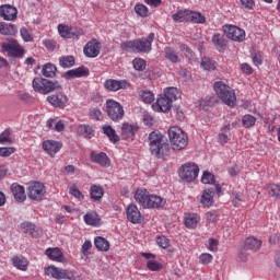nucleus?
I'll return each instance as SVG.
<instances>
[{"label":"nucleus","instance_id":"obj_1","mask_svg":"<svg viewBox=\"0 0 280 280\" xmlns=\"http://www.w3.org/2000/svg\"><path fill=\"white\" fill-rule=\"evenodd\" d=\"M135 199L143 209H161L165 207V199L156 195H150L145 189H138Z\"/></svg>","mask_w":280,"mask_h":280},{"label":"nucleus","instance_id":"obj_2","mask_svg":"<svg viewBox=\"0 0 280 280\" xmlns=\"http://www.w3.org/2000/svg\"><path fill=\"white\" fill-rule=\"evenodd\" d=\"M152 43H154V33H150L148 37L124 43L122 49L125 51H137V54H150L152 51Z\"/></svg>","mask_w":280,"mask_h":280},{"label":"nucleus","instance_id":"obj_3","mask_svg":"<svg viewBox=\"0 0 280 280\" xmlns=\"http://www.w3.org/2000/svg\"><path fill=\"white\" fill-rule=\"evenodd\" d=\"M33 89L35 93L49 95V93H54V91H62V84H60L58 81L36 77L33 79Z\"/></svg>","mask_w":280,"mask_h":280},{"label":"nucleus","instance_id":"obj_4","mask_svg":"<svg viewBox=\"0 0 280 280\" xmlns=\"http://www.w3.org/2000/svg\"><path fill=\"white\" fill-rule=\"evenodd\" d=\"M214 91L219 97L223 102V104H226V106H230V108H234L235 104L237 103V97L235 96V91L231 89V86L226 85L222 81L214 82Z\"/></svg>","mask_w":280,"mask_h":280},{"label":"nucleus","instance_id":"obj_5","mask_svg":"<svg viewBox=\"0 0 280 280\" xmlns=\"http://www.w3.org/2000/svg\"><path fill=\"white\" fill-rule=\"evenodd\" d=\"M168 139L172 150H177V152H179V150H185V148H187V143H189L187 133L178 127H171L168 129Z\"/></svg>","mask_w":280,"mask_h":280},{"label":"nucleus","instance_id":"obj_6","mask_svg":"<svg viewBox=\"0 0 280 280\" xmlns=\"http://www.w3.org/2000/svg\"><path fill=\"white\" fill-rule=\"evenodd\" d=\"M106 113L107 117L112 119V121H121V119H124V115H126L124 106L114 100L106 101Z\"/></svg>","mask_w":280,"mask_h":280},{"label":"nucleus","instance_id":"obj_7","mask_svg":"<svg viewBox=\"0 0 280 280\" xmlns=\"http://www.w3.org/2000/svg\"><path fill=\"white\" fill-rule=\"evenodd\" d=\"M199 172L200 168L198 167V165L194 163H186L179 168V178H182V180H185L186 183H192V180H196V178H198Z\"/></svg>","mask_w":280,"mask_h":280},{"label":"nucleus","instance_id":"obj_8","mask_svg":"<svg viewBox=\"0 0 280 280\" xmlns=\"http://www.w3.org/2000/svg\"><path fill=\"white\" fill-rule=\"evenodd\" d=\"M45 272L48 277H52V279L62 280H75V275L71 270L58 268L54 265L49 266L45 269Z\"/></svg>","mask_w":280,"mask_h":280},{"label":"nucleus","instance_id":"obj_9","mask_svg":"<svg viewBox=\"0 0 280 280\" xmlns=\"http://www.w3.org/2000/svg\"><path fill=\"white\" fill-rule=\"evenodd\" d=\"M223 32L230 40H234L235 43H244L246 40V32L235 25H224Z\"/></svg>","mask_w":280,"mask_h":280},{"label":"nucleus","instance_id":"obj_10","mask_svg":"<svg viewBox=\"0 0 280 280\" xmlns=\"http://www.w3.org/2000/svg\"><path fill=\"white\" fill-rule=\"evenodd\" d=\"M45 185L40 182H34L27 188V196L30 200H35L36 202H38V200H43V196H45Z\"/></svg>","mask_w":280,"mask_h":280},{"label":"nucleus","instance_id":"obj_11","mask_svg":"<svg viewBox=\"0 0 280 280\" xmlns=\"http://www.w3.org/2000/svg\"><path fill=\"white\" fill-rule=\"evenodd\" d=\"M47 102L48 104H51L54 108H59L60 110H63V108H67V104H69V97L65 93L58 92L48 95Z\"/></svg>","mask_w":280,"mask_h":280},{"label":"nucleus","instance_id":"obj_12","mask_svg":"<svg viewBox=\"0 0 280 280\" xmlns=\"http://www.w3.org/2000/svg\"><path fill=\"white\" fill-rule=\"evenodd\" d=\"M149 151L152 156H155V159H165V156H170V152H172L170 149V143H167L165 140L150 147Z\"/></svg>","mask_w":280,"mask_h":280},{"label":"nucleus","instance_id":"obj_13","mask_svg":"<svg viewBox=\"0 0 280 280\" xmlns=\"http://www.w3.org/2000/svg\"><path fill=\"white\" fill-rule=\"evenodd\" d=\"M2 49L7 51L9 58H23L25 55V49H23L16 42L3 43Z\"/></svg>","mask_w":280,"mask_h":280},{"label":"nucleus","instance_id":"obj_14","mask_svg":"<svg viewBox=\"0 0 280 280\" xmlns=\"http://www.w3.org/2000/svg\"><path fill=\"white\" fill-rule=\"evenodd\" d=\"M58 32L61 38H80V36H84V31L69 27L65 24L58 25Z\"/></svg>","mask_w":280,"mask_h":280},{"label":"nucleus","instance_id":"obj_15","mask_svg":"<svg viewBox=\"0 0 280 280\" xmlns=\"http://www.w3.org/2000/svg\"><path fill=\"white\" fill-rule=\"evenodd\" d=\"M101 49L102 44L97 39H92L85 45L83 52L86 58H97Z\"/></svg>","mask_w":280,"mask_h":280},{"label":"nucleus","instance_id":"obj_16","mask_svg":"<svg viewBox=\"0 0 280 280\" xmlns=\"http://www.w3.org/2000/svg\"><path fill=\"white\" fill-rule=\"evenodd\" d=\"M42 148L49 156L54 158L60 150H62V142L56 140H46L43 142Z\"/></svg>","mask_w":280,"mask_h":280},{"label":"nucleus","instance_id":"obj_17","mask_svg":"<svg viewBox=\"0 0 280 280\" xmlns=\"http://www.w3.org/2000/svg\"><path fill=\"white\" fill-rule=\"evenodd\" d=\"M139 132V125L138 124H128L124 122L121 125V137L122 139H130L131 141H135V137Z\"/></svg>","mask_w":280,"mask_h":280},{"label":"nucleus","instance_id":"obj_18","mask_svg":"<svg viewBox=\"0 0 280 280\" xmlns=\"http://www.w3.org/2000/svg\"><path fill=\"white\" fill-rule=\"evenodd\" d=\"M127 220L131 222V224H141V211L135 203H130L126 209Z\"/></svg>","mask_w":280,"mask_h":280},{"label":"nucleus","instance_id":"obj_19","mask_svg":"<svg viewBox=\"0 0 280 280\" xmlns=\"http://www.w3.org/2000/svg\"><path fill=\"white\" fill-rule=\"evenodd\" d=\"M10 191L15 200V202H25L27 200V196L25 195V187L13 183L10 186Z\"/></svg>","mask_w":280,"mask_h":280},{"label":"nucleus","instance_id":"obj_20","mask_svg":"<svg viewBox=\"0 0 280 280\" xmlns=\"http://www.w3.org/2000/svg\"><path fill=\"white\" fill-rule=\"evenodd\" d=\"M16 14H19V11L10 4H2L0 7V16L4 19V21H14Z\"/></svg>","mask_w":280,"mask_h":280},{"label":"nucleus","instance_id":"obj_21","mask_svg":"<svg viewBox=\"0 0 280 280\" xmlns=\"http://www.w3.org/2000/svg\"><path fill=\"white\" fill-rule=\"evenodd\" d=\"M89 73V68L81 66L77 69L68 70L67 72H65L63 78H66V80H73L75 78H86Z\"/></svg>","mask_w":280,"mask_h":280},{"label":"nucleus","instance_id":"obj_22","mask_svg":"<svg viewBox=\"0 0 280 280\" xmlns=\"http://www.w3.org/2000/svg\"><path fill=\"white\" fill-rule=\"evenodd\" d=\"M128 84V82L126 81H118L115 79H108L104 82V86L106 89V91H119L121 89H126V85Z\"/></svg>","mask_w":280,"mask_h":280},{"label":"nucleus","instance_id":"obj_23","mask_svg":"<svg viewBox=\"0 0 280 280\" xmlns=\"http://www.w3.org/2000/svg\"><path fill=\"white\" fill-rule=\"evenodd\" d=\"M20 229L23 233L31 235V237H38V235H40V230H38V228H36V224L32 222L25 221L21 223Z\"/></svg>","mask_w":280,"mask_h":280},{"label":"nucleus","instance_id":"obj_24","mask_svg":"<svg viewBox=\"0 0 280 280\" xmlns=\"http://www.w3.org/2000/svg\"><path fill=\"white\" fill-rule=\"evenodd\" d=\"M90 159L91 161H93V163H97V165H101L102 167L110 166V159H108V155H106V153L104 152H101L98 154L91 153Z\"/></svg>","mask_w":280,"mask_h":280},{"label":"nucleus","instance_id":"obj_25","mask_svg":"<svg viewBox=\"0 0 280 280\" xmlns=\"http://www.w3.org/2000/svg\"><path fill=\"white\" fill-rule=\"evenodd\" d=\"M45 255L51 259V261H58L59 264H62L65 261V255L62 254V250L58 247L47 248L45 250Z\"/></svg>","mask_w":280,"mask_h":280},{"label":"nucleus","instance_id":"obj_26","mask_svg":"<svg viewBox=\"0 0 280 280\" xmlns=\"http://www.w3.org/2000/svg\"><path fill=\"white\" fill-rule=\"evenodd\" d=\"M214 194H215L214 188L205 189L200 199L201 205H203V207H211V205H213Z\"/></svg>","mask_w":280,"mask_h":280},{"label":"nucleus","instance_id":"obj_27","mask_svg":"<svg viewBox=\"0 0 280 280\" xmlns=\"http://www.w3.org/2000/svg\"><path fill=\"white\" fill-rule=\"evenodd\" d=\"M78 135L84 139H93L95 137V129L91 125H80L78 127Z\"/></svg>","mask_w":280,"mask_h":280},{"label":"nucleus","instance_id":"obj_28","mask_svg":"<svg viewBox=\"0 0 280 280\" xmlns=\"http://www.w3.org/2000/svg\"><path fill=\"white\" fill-rule=\"evenodd\" d=\"M90 196L94 202H100L104 198V187L98 185H92L90 187Z\"/></svg>","mask_w":280,"mask_h":280},{"label":"nucleus","instance_id":"obj_29","mask_svg":"<svg viewBox=\"0 0 280 280\" xmlns=\"http://www.w3.org/2000/svg\"><path fill=\"white\" fill-rule=\"evenodd\" d=\"M156 104L161 113H170V109L172 108V102L166 98L165 95H160L158 97Z\"/></svg>","mask_w":280,"mask_h":280},{"label":"nucleus","instance_id":"obj_30","mask_svg":"<svg viewBox=\"0 0 280 280\" xmlns=\"http://www.w3.org/2000/svg\"><path fill=\"white\" fill-rule=\"evenodd\" d=\"M94 246H96L97 250H101V253H108V250H110V243L102 236L94 238Z\"/></svg>","mask_w":280,"mask_h":280},{"label":"nucleus","instance_id":"obj_31","mask_svg":"<svg viewBox=\"0 0 280 280\" xmlns=\"http://www.w3.org/2000/svg\"><path fill=\"white\" fill-rule=\"evenodd\" d=\"M11 261L14 268L22 270V272H25L27 270V266H30L27 259H25L23 256H13Z\"/></svg>","mask_w":280,"mask_h":280},{"label":"nucleus","instance_id":"obj_32","mask_svg":"<svg viewBox=\"0 0 280 280\" xmlns=\"http://www.w3.org/2000/svg\"><path fill=\"white\" fill-rule=\"evenodd\" d=\"M102 130L103 133L106 135V137H108L109 141H112V143H117L119 141V136L117 135L115 129H113V126L104 125L102 127Z\"/></svg>","mask_w":280,"mask_h":280},{"label":"nucleus","instance_id":"obj_33","mask_svg":"<svg viewBox=\"0 0 280 280\" xmlns=\"http://www.w3.org/2000/svg\"><path fill=\"white\" fill-rule=\"evenodd\" d=\"M245 248L247 250H253L256 253V250H259L261 248V240H257L255 237H247L245 240Z\"/></svg>","mask_w":280,"mask_h":280},{"label":"nucleus","instance_id":"obj_34","mask_svg":"<svg viewBox=\"0 0 280 280\" xmlns=\"http://www.w3.org/2000/svg\"><path fill=\"white\" fill-rule=\"evenodd\" d=\"M165 141V137L160 131H152L149 135V148H152L159 143Z\"/></svg>","mask_w":280,"mask_h":280},{"label":"nucleus","instance_id":"obj_35","mask_svg":"<svg viewBox=\"0 0 280 280\" xmlns=\"http://www.w3.org/2000/svg\"><path fill=\"white\" fill-rule=\"evenodd\" d=\"M56 71H58L56 65L48 62L43 66L42 74L44 78H56Z\"/></svg>","mask_w":280,"mask_h":280},{"label":"nucleus","instance_id":"obj_36","mask_svg":"<svg viewBox=\"0 0 280 280\" xmlns=\"http://www.w3.org/2000/svg\"><path fill=\"white\" fill-rule=\"evenodd\" d=\"M212 44L214 45L215 49H218V51H222V49L226 47V38H224V36L221 34H214L212 36Z\"/></svg>","mask_w":280,"mask_h":280},{"label":"nucleus","instance_id":"obj_37","mask_svg":"<svg viewBox=\"0 0 280 280\" xmlns=\"http://www.w3.org/2000/svg\"><path fill=\"white\" fill-rule=\"evenodd\" d=\"M59 66L62 69H71V67L75 66V58L73 56L59 57Z\"/></svg>","mask_w":280,"mask_h":280},{"label":"nucleus","instance_id":"obj_38","mask_svg":"<svg viewBox=\"0 0 280 280\" xmlns=\"http://www.w3.org/2000/svg\"><path fill=\"white\" fill-rule=\"evenodd\" d=\"M163 95H165V97L171 102H176V100L180 97V91L176 88H166Z\"/></svg>","mask_w":280,"mask_h":280},{"label":"nucleus","instance_id":"obj_39","mask_svg":"<svg viewBox=\"0 0 280 280\" xmlns=\"http://www.w3.org/2000/svg\"><path fill=\"white\" fill-rule=\"evenodd\" d=\"M0 34L14 36L16 34V26L14 24H0Z\"/></svg>","mask_w":280,"mask_h":280},{"label":"nucleus","instance_id":"obj_40","mask_svg":"<svg viewBox=\"0 0 280 280\" xmlns=\"http://www.w3.org/2000/svg\"><path fill=\"white\" fill-rule=\"evenodd\" d=\"M164 54L166 60H170V62H180V59L178 58V52H176V50L172 49L171 47H166Z\"/></svg>","mask_w":280,"mask_h":280},{"label":"nucleus","instance_id":"obj_41","mask_svg":"<svg viewBox=\"0 0 280 280\" xmlns=\"http://www.w3.org/2000/svg\"><path fill=\"white\" fill-rule=\"evenodd\" d=\"M199 221L200 217H198V214L188 215L185 219V226H187V229H196V226H198Z\"/></svg>","mask_w":280,"mask_h":280},{"label":"nucleus","instance_id":"obj_42","mask_svg":"<svg viewBox=\"0 0 280 280\" xmlns=\"http://www.w3.org/2000/svg\"><path fill=\"white\" fill-rule=\"evenodd\" d=\"M191 20L192 23H206V18L200 12L189 11L188 21Z\"/></svg>","mask_w":280,"mask_h":280},{"label":"nucleus","instance_id":"obj_43","mask_svg":"<svg viewBox=\"0 0 280 280\" xmlns=\"http://www.w3.org/2000/svg\"><path fill=\"white\" fill-rule=\"evenodd\" d=\"M173 21H176L177 23L189 21V10L178 11L177 13L173 14Z\"/></svg>","mask_w":280,"mask_h":280},{"label":"nucleus","instance_id":"obj_44","mask_svg":"<svg viewBox=\"0 0 280 280\" xmlns=\"http://www.w3.org/2000/svg\"><path fill=\"white\" fill-rule=\"evenodd\" d=\"M20 34H21L24 43H33L34 42V35L32 34V30H30L27 27H22L20 30Z\"/></svg>","mask_w":280,"mask_h":280},{"label":"nucleus","instance_id":"obj_45","mask_svg":"<svg viewBox=\"0 0 280 280\" xmlns=\"http://www.w3.org/2000/svg\"><path fill=\"white\" fill-rule=\"evenodd\" d=\"M201 67L205 69V71H214L215 62H213L209 57H203L201 59Z\"/></svg>","mask_w":280,"mask_h":280},{"label":"nucleus","instance_id":"obj_46","mask_svg":"<svg viewBox=\"0 0 280 280\" xmlns=\"http://www.w3.org/2000/svg\"><path fill=\"white\" fill-rule=\"evenodd\" d=\"M180 49L183 54L186 56V58L189 60V62L194 65V62H196V58L194 57V51H191V48H189L187 44H183L180 46Z\"/></svg>","mask_w":280,"mask_h":280},{"label":"nucleus","instance_id":"obj_47","mask_svg":"<svg viewBox=\"0 0 280 280\" xmlns=\"http://www.w3.org/2000/svg\"><path fill=\"white\" fill-rule=\"evenodd\" d=\"M135 11L136 14H138V16H142V19L150 16V11L145 4H136Z\"/></svg>","mask_w":280,"mask_h":280},{"label":"nucleus","instance_id":"obj_48","mask_svg":"<svg viewBox=\"0 0 280 280\" xmlns=\"http://www.w3.org/2000/svg\"><path fill=\"white\" fill-rule=\"evenodd\" d=\"M256 121H257V118H255L253 115H245L242 118V124L244 128H253Z\"/></svg>","mask_w":280,"mask_h":280},{"label":"nucleus","instance_id":"obj_49","mask_svg":"<svg viewBox=\"0 0 280 280\" xmlns=\"http://www.w3.org/2000/svg\"><path fill=\"white\" fill-rule=\"evenodd\" d=\"M84 222H85V224H89L90 226H95V224H97V213L88 212L84 215Z\"/></svg>","mask_w":280,"mask_h":280},{"label":"nucleus","instance_id":"obj_50","mask_svg":"<svg viewBox=\"0 0 280 280\" xmlns=\"http://www.w3.org/2000/svg\"><path fill=\"white\" fill-rule=\"evenodd\" d=\"M201 183H203V185H211L215 183V176L211 172L205 171L201 177Z\"/></svg>","mask_w":280,"mask_h":280},{"label":"nucleus","instance_id":"obj_51","mask_svg":"<svg viewBox=\"0 0 280 280\" xmlns=\"http://www.w3.org/2000/svg\"><path fill=\"white\" fill-rule=\"evenodd\" d=\"M147 267L152 271V272H159L163 268V265L160 264L159 261L152 259L147 261Z\"/></svg>","mask_w":280,"mask_h":280},{"label":"nucleus","instance_id":"obj_52","mask_svg":"<svg viewBox=\"0 0 280 280\" xmlns=\"http://www.w3.org/2000/svg\"><path fill=\"white\" fill-rule=\"evenodd\" d=\"M140 97L144 104H152L154 100V94L150 91H142Z\"/></svg>","mask_w":280,"mask_h":280},{"label":"nucleus","instance_id":"obj_53","mask_svg":"<svg viewBox=\"0 0 280 280\" xmlns=\"http://www.w3.org/2000/svg\"><path fill=\"white\" fill-rule=\"evenodd\" d=\"M132 66L136 71H143L145 69V60L136 58L132 60Z\"/></svg>","mask_w":280,"mask_h":280},{"label":"nucleus","instance_id":"obj_54","mask_svg":"<svg viewBox=\"0 0 280 280\" xmlns=\"http://www.w3.org/2000/svg\"><path fill=\"white\" fill-rule=\"evenodd\" d=\"M10 129H5L2 133H0V143H12V138H10Z\"/></svg>","mask_w":280,"mask_h":280},{"label":"nucleus","instance_id":"obj_55","mask_svg":"<svg viewBox=\"0 0 280 280\" xmlns=\"http://www.w3.org/2000/svg\"><path fill=\"white\" fill-rule=\"evenodd\" d=\"M15 149L13 147H2L0 148V156L8 158L14 154Z\"/></svg>","mask_w":280,"mask_h":280},{"label":"nucleus","instance_id":"obj_56","mask_svg":"<svg viewBox=\"0 0 280 280\" xmlns=\"http://www.w3.org/2000/svg\"><path fill=\"white\" fill-rule=\"evenodd\" d=\"M269 195L272 198H280V185H277V184L270 185Z\"/></svg>","mask_w":280,"mask_h":280},{"label":"nucleus","instance_id":"obj_57","mask_svg":"<svg viewBox=\"0 0 280 280\" xmlns=\"http://www.w3.org/2000/svg\"><path fill=\"white\" fill-rule=\"evenodd\" d=\"M213 261V256L211 254H201L199 256V262L203 266H207V264H211Z\"/></svg>","mask_w":280,"mask_h":280},{"label":"nucleus","instance_id":"obj_58","mask_svg":"<svg viewBox=\"0 0 280 280\" xmlns=\"http://www.w3.org/2000/svg\"><path fill=\"white\" fill-rule=\"evenodd\" d=\"M69 194L77 198L78 200H84V195H82V191L75 188V186L70 187Z\"/></svg>","mask_w":280,"mask_h":280},{"label":"nucleus","instance_id":"obj_59","mask_svg":"<svg viewBox=\"0 0 280 280\" xmlns=\"http://www.w3.org/2000/svg\"><path fill=\"white\" fill-rule=\"evenodd\" d=\"M156 243L161 248H168L170 247V238L165 236H158Z\"/></svg>","mask_w":280,"mask_h":280},{"label":"nucleus","instance_id":"obj_60","mask_svg":"<svg viewBox=\"0 0 280 280\" xmlns=\"http://www.w3.org/2000/svg\"><path fill=\"white\" fill-rule=\"evenodd\" d=\"M93 248V243L91 241H85L81 247V253L84 255V257H89V250Z\"/></svg>","mask_w":280,"mask_h":280},{"label":"nucleus","instance_id":"obj_61","mask_svg":"<svg viewBox=\"0 0 280 280\" xmlns=\"http://www.w3.org/2000/svg\"><path fill=\"white\" fill-rule=\"evenodd\" d=\"M240 3L245 10H253L255 8V0H240Z\"/></svg>","mask_w":280,"mask_h":280},{"label":"nucleus","instance_id":"obj_62","mask_svg":"<svg viewBox=\"0 0 280 280\" xmlns=\"http://www.w3.org/2000/svg\"><path fill=\"white\" fill-rule=\"evenodd\" d=\"M90 115L92 119H96V121H100V119H102V110H100V108H92L90 110Z\"/></svg>","mask_w":280,"mask_h":280},{"label":"nucleus","instance_id":"obj_63","mask_svg":"<svg viewBox=\"0 0 280 280\" xmlns=\"http://www.w3.org/2000/svg\"><path fill=\"white\" fill-rule=\"evenodd\" d=\"M218 218H219V215H218V212H215V211H210V212L206 213V220L208 222H212V223L217 222Z\"/></svg>","mask_w":280,"mask_h":280},{"label":"nucleus","instance_id":"obj_64","mask_svg":"<svg viewBox=\"0 0 280 280\" xmlns=\"http://www.w3.org/2000/svg\"><path fill=\"white\" fill-rule=\"evenodd\" d=\"M65 128V120H58L57 122H55L52 130H56V132H63Z\"/></svg>","mask_w":280,"mask_h":280}]
</instances>
